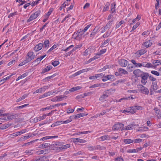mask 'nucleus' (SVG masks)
<instances>
[{
    "label": "nucleus",
    "instance_id": "393cba45",
    "mask_svg": "<svg viewBox=\"0 0 161 161\" xmlns=\"http://www.w3.org/2000/svg\"><path fill=\"white\" fill-rule=\"evenodd\" d=\"M46 117L45 114H44L42 116H39L38 117L35 118L34 121L35 122V121H36V122H37V121H40L44 119Z\"/></svg>",
    "mask_w": 161,
    "mask_h": 161
},
{
    "label": "nucleus",
    "instance_id": "dca6fc26",
    "mask_svg": "<svg viewBox=\"0 0 161 161\" xmlns=\"http://www.w3.org/2000/svg\"><path fill=\"white\" fill-rule=\"evenodd\" d=\"M142 107L139 106H134L130 107L132 111H130V113L134 114L136 112V110L142 109Z\"/></svg>",
    "mask_w": 161,
    "mask_h": 161
},
{
    "label": "nucleus",
    "instance_id": "9d476101",
    "mask_svg": "<svg viewBox=\"0 0 161 161\" xmlns=\"http://www.w3.org/2000/svg\"><path fill=\"white\" fill-rule=\"evenodd\" d=\"M142 66L148 68H154V67L152 64L150 63H148L146 62H143L142 63Z\"/></svg>",
    "mask_w": 161,
    "mask_h": 161
},
{
    "label": "nucleus",
    "instance_id": "c03bdc74",
    "mask_svg": "<svg viewBox=\"0 0 161 161\" xmlns=\"http://www.w3.org/2000/svg\"><path fill=\"white\" fill-rule=\"evenodd\" d=\"M72 118H69V119H68L65 121H61V124H66L69 123L71 122L72 120Z\"/></svg>",
    "mask_w": 161,
    "mask_h": 161
},
{
    "label": "nucleus",
    "instance_id": "a878e982",
    "mask_svg": "<svg viewBox=\"0 0 161 161\" xmlns=\"http://www.w3.org/2000/svg\"><path fill=\"white\" fill-rule=\"evenodd\" d=\"M113 21V20H109L106 24L105 26H104L105 28H106L107 29L110 28L112 25Z\"/></svg>",
    "mask_w": 161,
    "mask_h": 161
},
{
    "label": "nucleus",
    "instance_id": "0e129e2a",
    "mask_svg": "<svg viewBox=\"0 0 161 161\" xmlns=\"http://www.w3.org/2000/svg\"><path fill=\"white\" fill-rule=\"evenodd\" d=\"M90 131H80V132H79L78 133H76V135H79L80 134H87L90 133Z\"/></svg>",
    "mask_w": 161,
    "mask_h": 161
},
{
    "label": "nucleus",
    "instance_id": "69168bd1",
    "mask_svg": "<svg viewBox=\"0 0 161 161\" xmlns=\"http://www.w3.org/2000/svg\"><path fill=\"white\" fill-rule=\"evenodd\" d=\"M127 152L128 153H137V151L136 149H129L127 151Z\"/></svg>",
    "mask_w": 161,
    "mask_h": 161
},
{
    "label": "nucleus",
    "instance_id": "3c124183",
    "mask_svg": "<svg viewBox=\"0 0 161 161\" xmlns=\"http://www.w3.org/2000/svg\"><path fill=\"white\" fill-rule=\"evenodd\" d=\"M61 124V121H58L54 123L51 125V127H54L56 126H57L60 124Z\"/></svg>",
    "mask_w": 161,
    "mask_h": 161
},
{
    "label": "nucleus",
    "instance_id": "bf43d9fd",
    "mask_svg": "<svg viewBox=\"0 0 161 161\" xmlns=\"http://www.w3.org/2000/svg\"><path fill=\"white\" fill-rule=\"evenodd\" d=\"M13 75V74H12L10 75L9 76H7L5 78L2 79L0 81V82L4 81V82L7 80L9 79Z\"/></svg>",
    "mask_w": 161,
    "mask_h": 161
},
{
    "label": "nucleus",
    "instance_id": "b1692460",
    "mask_svg": "<svg viewBox=\"0 0 161 161\" xmlns=\"http://www.w3.org/2000/svg\"><path fill=\"white\" fill-rule=\"evenodd\" d=\"M153 64L154 67L159 65L161 64V60H154L153 62Z\"/></svg>",
    "mask_w": 161,
    "mask_h": 161
},
{
    "label": "nucleus",
    "instance_id": "2eb2a0df",
    "mask_svg": "<svg viewBox=\"0 0 161 161\" xmlns=\"http://www.w3.org/2000/svg\"><path fill=\"white\" fill-rule=\"evenodd\" d=\"M72 140L74 143L79 142L80 143H84L86 142V140L78 138H72Z\"/></svg>",
    "mask_w": 161,
    "mask_h": 161
},
{
    "label": "nucleus",
    "instance_id": "20e7f679",
    "mask_svg": "<svg viewBox=\"0 0 161 161\" xmlns=\"http://www.w3.org/2000/svg\"><path fill=\"white\" fill-rule=\"evenodd\" d=\"M83 33L81 29H80L77 31V32L74 33L73 36L75 35V37L74 39L77 40H80L83 34Z\"/></svg>",
    "mask_w": 161,
    "mask_h": 161
},
{
    "label": "nucleus",
    "instance_id": "6ab92c4d",
    "mask_svg": "<svg viewBox=\"0 0 161 161\" xmlns=\"http://www.w3.org/2000/svg\"><path fill=\"white\" fill-rule=\"evenodd\" d=\"M157 85L156 83H152V85L151 86V88L150 90V95H152L153 94V91L156 90L157 89Z\"/></svg>",
    "mask_w": 161,
    "mask_h": 161
},
{
    "label": "nucleus",
    "instance_id": "e433bc0d",
    "mask_svg": "<svg viewBox=\"0 0 161 161\" xmlns=\"http://www.w3.org/2000/svg\"><path fill=\"white\" fill-rule=\"evenodd\" d=\"M81 88V87L80 86H77L76 87H74L71 88L69 91L71 92H74L75 91H77L80 89Z\"/></svg>",
    "mask_w": 161,
    "mask_h": 161
},
{
    "label": "nucleus",
    "instance_id": "0eeeda50",
    "mask_svg": "<svg viewBox=\"0 0 161 161\" xmlns=\"http://www.w3.org/2000/svg\"><path fill=\"white\" fill-rule=\"evenodd\" d=\"M136 126V125L134 123H133L131 124L128 125L126 126H125L124 127V128H123L121 129V131L123 130H133L135 128Z\"/></svg>",
    "mask_w": 161,
    "mask_h": 161
},
{
    "label": "nucleus",
    "instance_id": "1a4fd4ad",
    "mask_svg": "<svg viewBox=\"0 0 161 161\" xmlns=\"http://www.w3.org/2000/svg\"><path fill=\"white\" fill-rule=\"evenodd\" d=\"M28 57L26 58V59L28 60V61L30 62L32 59H34L35 58V55H34V53L32 51L29 52L27 55Z\"/></svg>",
    "mask_w": 161,
    "mask_h": 161
},
{
    "label": "nucleus",
    "instance_id": "6e6552de",
    "mask_svg": "<svg viewBox=\"0 0 161 161\" xmlns=\"http://www.w3.org/2000/svg\"><path fill=\"white\" fill-rule=\"evenodd\" d=\"M50 86H44L39 89L36 90L33 93L35 94L39 93H42L44 92L46 89L49 88Z\"/></svg>",
    "mask_w": 161,
    "mask_h": 161
},
{
    "label": "nucleus",
    "instance_id": "09e8293b",
    "mask_svg": "<svg viewBox=\"0 0 161 161\" xmlns=\"http://www.w3.org/2000/svg\"><path fill=\"white\" fill-rule=\"evenodd\" d=\"M91 25V24H89L87 26L85 27L83 30H82V31L83 34H84V33L88 30V29L90 28Z\"/></svg>",
    "mask_w": 161,
    "mask_h": 161
},
{
    "label": "nucleus",
    "instance_id": "4c0bfd02",
    "mask_svg": "<svg viewBox=\"0 0 161 161\" xmlns=\"http://www.w3.org/2000/svg\"><path fill=\"white\" fill-rule=\"evenodd\" d=\"M99 139L101 141H103L109 139V136L108 135H104L100 137Z\"/></svg>",
    "mask_w": 161,
    "mask_h": 161
},
{
    "label": "nucleus",
    "instance_id": "5701e85b",
    "mask_svg": "<svg viewBox=\"0 0 161 161\" xmlns=\"http://www.w3.org/2000/svg\"><path fill=\"white\" fill-rule=\"evenodd\" d=\"M117 71L119 72L120 74L128 75V73L125 69L122 68H119L117 69Z\"/></svg>",
    "mask_w": 161,
    "mask_h": 161
},
{
    "label": "nucleus",
    "instance_id": "4be33fe9",
    "mask_svg": "<svg viewBox=\"0 0 161 161\" xmlns=\"http://www.w3.org/2000/svg\"><path fill=\"white\" fill-rule=\"evenodd\" d=\"M53 68L51 65L47 66L45 68L43 69L42 71V73L43 74L49 71Z\"/></svg>",
    "mask_w": 161,
    "mask_h": 161
},
{
    "label": "nucleus",
    "instance_id": "f03ea898",
    "mask_svg": "<svg viewBox=\"0 0 161 161\" xmlns=\"http://www.w3.org/2000/svg\"><path fill=\"white\" fill-rule=\"evenodd\" d=\"M41 11L39 10L32 14L30 16L29 18L27 20V22H29L36 19L40 14Z\"/></svg>",
    "mask_w": 161,
    "mask_h": 161
},
{
    "label": "nucleus",
    "instance_id": "6e6d98bb",
    "mask_svg": "<svg viewBox=\"0 0 161 161\" xmlns=\"http://www.w3.org/2000/svg\"><path fill=\"white\" fill-rule=\"evenodd\" d=\"M151 73L152 74L154 75H155L157 76H158L159 75H160V73H159V72H158V71H155V70H152L151 71Z\"/></svg>",
    "mask_w": 161,
    "mask_h": 161
},
{
    "label": "nucleus",
    "instance_id": "603ef678",
    "mask_svg": "<svg viewBox=\"0 0 161 161\" xmlns=\"http://www.w3.org/2000/svg\"><path fill=\"white\" fill-rule=\"evenodd\" d=\"M109 68V65L105 66L103 68L98 70V71L99 72H102L105 70L106 69H108Z\"/></svg>",
    "mask_w": 161,
    "mask_h": 161
},
{
    "label": "nucleus",
    "instance_id": "13d9d810",
    "mask_svg": "<svg viewBox=\"0 0 161 161\" xmlns=\"http://www.w3.org/2000/svg\"><path fill=\"white\" fill-rule=\"evenodd\" d=\"M19 132H16L15 133H14L13 134H11L10 135V136L12 138V137H15L16 136H19Z\"/></svg>",
    "mask_w": 161,
    "mask_h": 161
},
{
    "label": "nucleus",
    "instance_id": "bb28decb",
    "mask_svg": "<svg viewBox=\"0 0 161 161\" xmlns=\"http://www.w3.org/2000/svg\"><path fill=\"white\" fill-rule=\"evenodd\" d=\"M98 31L99 28L97 29L96 28H95L93 30L90 36L92 37H93L97 33Z\"/></svg>",
    "mask_w": 161,
    "mask_h": 161
},
{
    "label": "nucleus",
    "instance_id": "e2e57ef3",
    "mask_svg": "<svg viewBox=\"0 0 161 161\" xmlns=\"http://www.w3.org/2000/svg\"><path fill=\"white\" fill-rule=\"evenodd\" d=\"M31 136V135H27L25 136L20 138L19 141H21L24 139H27L30 138Z\"/></svg>",
    "mask_w": 161,
    "mask_h": 161
},
{
    "label": "nucleus",
    "instance_id": "58836bf2",
    "mask_svg": "<svg viewBox=\"0 0 161 161\" xmlns=\"http://www.w3.org/2000/svg\"><path fill=\"white\" fill-rule=\"evenodd\" d=\"M154 110L155 111V113L156 114V115H157L158 118L159 119L160 118V110L157 108H155L154 109Z\"/></svg>",
    "mask_w": 161,
    "mask_h": 161
},
{
    "label": "nucleus",
    "instance_id": "4d7b16f0",
    "mask_svg": "<svg viewBox=\"0 0 161 161\" xmlns=\"http://www.w3.org/2000/svg\"><path fill=\"white\" fill-rule=\"evenodd\" d=\"M87 148L90 151L95 150H97V148L95 147H93L90 145L88 146Z\"/></svg>",
    "mask_w": 161,
    "mask_h": 161
},
{
    "label": "nucleus",
    "instance_id": "c85d7f7f",
    "mask_svg": "<svg viewBox=\"0 0 161 161\" xmlns=\"http://www.w3.org/2000/svg\"><path fill=\"white\" fill-rule=\"evenodd\" d=\"M92 48L91 47H89L83 53V55L84 56H86L90 54L92 52Z\"/></svg>",
    "mask_w": 161,
    "mask_h": 161
},
{
    "label": "nucleus",
    "instance_id": "c756f323",
    "mask_svg": "<svg viewBox=\"0 0 161 161\" xmlns=\"http://www.w3.org/2000/svg\"><path fill=\"white\" fill-rule=\"evenodd\" d=\"M116 5V3L115 2H114L111 4V11L112 13H113L115 12V8Z\"/></svg>",
    "mask_w": 161,
    "mask_h": 161
},
{
    "label": "nucleus",
    "instance_id": "412c9836",
    "mask_svg": "<svg viewBox=\"0 0 161 161\" xmlns=\"http://www.w3.org/2000/svg\"><path fill=\"white\" fill-rule=\"evenodd\" d=\"M58 136H46L42 138L41 139H40V141L42 140V141H45L46 140L52 139V138H55L58 137Z\"/></svg>",
    "mask_w": 161,
    "mask_h": 161
},
{
    "label": "nucleus",
    "instance_id": "37998d69",
    "mask_svg": "<svg viewBox=\"0 0 161 161\" xmlns=\"http://www.w3.org/2000/svg\"><path fill=\"white\" fill-rule=\"evenodd\" d=\"M85 153L82 151H79L76 153H74L73 155L74 156H77L80 155L85 154Z\"/></svg>",
    "mask_w": 161,
    "mask_h": 161
},
{
    "label": "nucleus",
    "instance_id": "5fc2aeb1",
    "mask_svg": "<svg viewBox=\"0 0 161 161\" xmlns=\"http://www.w3.org/2000/svg\"><path fill=\"white\" fill-rule=\"evenodd\" d=\"M106 76L107 78V79L109 80H114V76L112 75H108Z\"/></svg>",
    "mask_w": 161,
    "mask_h": 161
},
{
    "label": "nucleus",
    "instance_id": "a211bd4d",
    "mask_svg": "<svg viewBox=\"0 0 161 161\" xmlns=\"http://www.w3.org/2000/svg\"><path fill=\"white\" fill-rule=\"evenodd\" d=\"M152 44V40H148L144 42L142 44L143 46L148 48L151 46Z\"/></svg>",
    "mask_w": 161,
    "mask_h": 161
},
{
    "label": "nucleus",
    "instance_id": "9b49d317",
    "mask_svg": "<svg viewBox=\"0 0 161 161\" xmlns=\"http://www.w3.org/2000/svg\"><path fill=\"white\" fill-rule=\"evenodd\" d=\"M70 147V144H67L66 145H60V147H57V150H65Z\"/></svg>",
    "mask_w": 161,
    "mask_h": 161
},
{
    "label": "nucleus",
    "instance_id": "ea45409f",
    "mask_svg": "<svg viewBox=\"0 0 161 161\" xmlns=\"http://www.w3.org/2000/svg\"><path fill=\"white\" fill-rule=\"evenodd\" d=\"M27 97V95L26 94H25L24 95H23L22 97H19L18 99H17L16 100V102H19L21 101V100L24 99L26 97Z\"/></svg>",
    "mask_w": 161,
    "mask_h": 161
},
{
    "label": "nucleus",
    "instance_id": "aec40b11",
    "mask_svg": "<svg viewBox=\"0 0 161 161\" xmlns=\"http://www.w3.org/2000/svg\"><path fill=\"white\" fill-rule=\"evenodd\" d=\"M43 47V44L39 43L36 45L34 47V50L36 52H37L41 50Z\"/></svg>",
    "mask_w": 161,
    "mask_h": 161
},
{
    "label": "nucleus",
    "instance_id": "f257e3e1",
    "mask_svg": "<svg viewBox=\"0 0 161 161\" xmlns=\"http://www.w3.org/2000/svg\"><path fill=\"white\" fill-rule=\"evenodd\" d=\"M2 116L3 117L0 118V121L3 120V122L14 119L17 117L16 115V116L15 115H11L9 113L3 114Z\"/></svg>",
    "mask_w": 161,
    "mask_h": 161
},
{
    "label": "nucleus",
    "instance_id": "f3484780",
    "mask_svg": "<svg viewBox=\"0 0 161 161\" xmlns=\"http://www.w3.org/2000/svg\"><path fill=\"white\" fill-rule=\"evenodd\" d=\"M143 72L139 69H136L134 70L133 71L134 74L137 77H139L142 74Z\"/></svg>",
    "mask_w": 161,
    "mask_h": 161
},
{
    "label": "nucleus",
    "instance_id": "79ce46f5",
    "mask_svg": "<svg viewBox=\"0 0 161 161\" xmlns=\"http://www.w3.org/2000/svg\"><path fill=\"white\" fill-rule=\"evenodd\" d=\"M124 21L123 20L119 22H117L115 25V28L117 29L122 24L124 23Z\"/></svg>",
    "mask_w": 161,
    "mask_h": 161
},
{
    "label": "nucleus",
    "instance_id": "338daca9",
    "mask_svg": "<svg viewBox=\"0 0 161 161\" xmlns=\"http://www.w3.org/2000/svg\"><path fill=\"white\" fill-rule=\"evenodd\" d=\"M106 51V49H103L102 50H100V52L99 54H98V56H100L101 55L104 53H105Z\"/></svg>",
    "mask_w": 161,
    "mask_h": 161
},
{
    "label": "nucleus",
    "instance_id": "cd10ccee",
    "mask_svg": "<svg viewBox=\"0 0 161 161\" xmlns=\"http://www.w3.org/2000/svg\"><path fill=\"white\" fill-rule=\"evenodd\" d=\"M131 62L135 65L136 67H141L142 66V63H137L134 59H132Z\"/></svg>",
    "mask_w": 161,
    "mask_h": 161
},
{
    "label": "nucleus",
    "instance_id": "7c9ffc66",
    "mask_svg": "<svg viewBox=\"0 0 161 161\" xmlns=\"http://www.w3.org/2000/svg\"><path fill=\"white\" fill-rule=\"evenodd\" d=\"M147 51L145 49L143 48L137 52L136 53L137 54H139V56H140L146 53Z\"/></svg>",
    "mask_w": 161,
    "mask_h": 161
},
{
    "label": "nucleus",
    "instance_id": "ddd939ff",
    "mask_svg": "<svg viewBox=\"0 0 161 161\" xmlns=\"http://www.w3.org/2000/svg\"><path fill=\"white\" fill-rule=\"evenodd\" d=\"M140 89L141 92L143 94L147 95L149 93V91L148 89L142 85L140 86Z\"/></svg>",
    "mask_w": 161,
    "mask_h": 161
},
{
    "label": "nucleus",
    "instance_id": "2f4dec72",
    "mask_svg": "<svg viewBox=\"0 0 161 161\" xmlns=\"http://www.w3.org/2000/svg\"><path fill=\"white\" fill-rule=\"evenodd\" d=\"M58 93V92H56V91H49L47 92H46L45 94L46 96L47 97L48 96L52 95H53V94L55 93L56 94H57Z\"/></svg>",
    "mask_w": 161,
    "mask_h": 161
},
{
    "label": "nucleus",
    "instance_id": "052dcab7",
    "mask_svg": "<svg viewBox=\"0 0 161 161\" xmlns=\"http://www.w3.org/2000/svg\"><path fill=\"white\" fill-rule=\"evenodd\" d=\"M39 159L40 161H49L47 159L45 156H41V157L39 158Z\"/></svg>",
    "mask_w": 161,
    "mask_h": 161
},
{
    "label": "nucleus",
    "instance_id": "680f3d73",
    "mask_svg": "<svg viewBox=\"0 0 161 161\" xmlns=\"http://www.w3.org/2000/svg\"><path fill=\"white\" fill-rule=\"evenodd\" d=\"M74 46L73 45H71L67 47L66 48L64 49H62V50L64 51L65 52H67L69 50H70L72 48L74 47Z\"/></svg>",
    "mask_w": 161,
    "mask_h": 161
},
{
    "label": "nucleus",
    "instance_id": "7ed1b4c3",
    "mask_svg": "<svg viewBox=\"0 0 161 161\" xmlns=\"http://www.w3.org/2000/svg\"><path fill=\"white\" fill-rule=\"evenodd\" d=\"M140 77L142 78L141 82L145 85L147 82V80L149 77L148 74L143 72Z\"/></svg>",
    "mask_w": 161,
    "mask_h": 161
},
{
    "label": "nucleus",
    "instance_id": "49530a36",
    "mask_svg": "<svg viewBox=\"0 0 161 161\" xmlns=\"http://www.w3.org/2000/svg\"><path fill=\"white\" fill-rule=\"evenodd\" d=\"M110 41V40L109 39H108L104 41L103 42L102 45H101L102 47H103L104 46H106L107 45V44Z\"/></svg>",
    "mask_w": 161,
    "mask_h": 161
},
{
    "label": "nucleus",
    "instance_id": "a18cd8bd",
    "mask_svg": "<svg viewBox=\"0 0 161 161\" xmlns=\"http://www.w3.org/2000/svg\"><path fill=\"white\" fill-rule=\"evenodd\" d=\"M105 74L104 73H103L100 74H98L96 75L97 78H101L104 77Z\"/></svg>",
    "mask_w": 161,
    "mask_h": 161
},
{
    "label": "nucleus",
    "instance_id": "39448f33",
    "mask_svg": "<svg viewBox=\"0 0 161 161\" xmlns=\"http://www.w3.org/2000/svg\"><path fill=\"white\" fill-rule=\"evenodd\" d=\"M109 91H111V89H110L105 91L102 95L99 98V100L101 101L108 97V95L111 94Z\"/></svg>",
    "mask_w": 161,
    "mask_h": 161
},
{
    "label": "nucleus",
    "instance_id": "864d4df0",
    "mask_svg": "<svg viewBox=\"0 0 161 161\" xmlns=\"http://www.w3.org/2000/svg\"><path fill=\"white\" fill-rule=\"evenodd\" d=\"M140 23L139 22H137L135 25H134L132 28V30L130 31V32H132V31L135 30L139 25Z\"/></svg>",
    "mask_w": 161,
    "mask_h": 161
},
{
    "label": "nucleus",
    "instance_id": "423d86ee",
    "mask_svg": "<svg viewBox=\"0 0 161 161\" xmlns=\"http://www.w3.org/2000/svg\"><path fill=\"white\" fill-rule=\"evenodd\" d=\"M124 125L122 123H118L114 125L112 127V130H118L124 128Z\"/></svg>",
    "mask_w": 161,
    "mask_h": 161
},
{
    "label": "nucleus",
    "instance_id": "72a5a7b5",
    "mask_svg": "<svg viewBox=\"0 0 161 161\" xmlns=\"http://www.w3.org/2000/svg\"><path fill=\"white\" fill-rule=\"evenodd\" d=\"M49 146L50 144L48 143H43L39 145V147L42 149H43L48 147Z\"/></svg>",
    "mask_w": 161,
    "mask_h": 161
},
{
    "label": "nucleus",
    "instance_id": "a19ab883",
    "mask_svg": "<svg viewBox=\"0 0 161 161\" xmlns=\"http://www.w3.org/2000/svg\"><path fill=\"white\" fill-rule=\"evenodd\" d=\"M109 5L110 3L108 2H107V3L106 4V5H105L104 8L103 9V12H105L108 10Z\"/></svg>",
    "mask_w": 161,
    "mask_h": 161
},
{
    "label": "nucleus",
    "instance_id": "774afa93",
    "mask_svg": "<svg viewBox=\"0 0 161 161\" xmlns=\"http://www.w3.org/2000/svg\"><path fill=\"white\" fill-rule=\"evenodd\" d=\"M59 62L58 61H53L52 62V64L54 66H56L58 65L59 64Z\"/></svg>",
    "mask_w": 161,
    "mask_h": 161
},
{
    "label": "nucleus",
    "instance_id": "c9c22d12",
    "mask_svg": "<svg viewBox=\"0 0 161 161\" xmlns=\"http://www.w3.org/2000/svg\"><path fill=\"white\" fill-rule=\"evenodd\" d=\"M133 142V140H131V139H125L124 140V142L125 143V144H126L132 143Z\"/></svg>",
    "mask_w": 161,
    "mask_h": 161
},
{
    "label": "nucleus",
    "instance_id": "473e14b6",
    "mask_svg": "<svg viewBox=\"0 0 161 161\" xmlns=\"http://www.w3.org/2000/svg\"><path fill=\"white\" fill-rule=\"evenodd\" d=\"M57 97L58 99L57 101H60L63 100L64 99H66L67 97L66 96H64L62 95H60L57 96Z\"/></svg>",
    "mask_w": 161,
    "mask_h": 161
},
{
    "label": "nucleus",
    "instance_id": "4468645a",
    "mask_svg": "<svg viewBox=\"0 0 161 161\" xmlns=\"http://www.w3.org/2000/svg\"><path fill=\"white\" fill-rule=\"evenodd\" d=\"M87 115V114H85L84 113H80L74 115L70 117V118H72V119L79 118L81 117L86 116Z\"/></svg>",
    "mask_w": 161,
    "mask_h": 161
},
{
    "label": "nucleus",
    "instance_id": "de8ad7c7",
    "mask_svg": "<svg viewBox=\"0 0 161 161\" xmlns=\"http://www.w3.org/2000/svg\"><path fill=\"white\" fill-rule=\"evenodd\" d=\"M115 135V136L111 135L109 139L110 138L111 139H113L115 140L119 137V134H118L116 133Z\"/></svg>",
    "mask_w": 161,
    "mask_h": 161
},
{
    "label": "nucleus",
    "instance_id": "8fccbe9b",
    "mask_svg": "<svg viewBox=\"0 0 161 161\" xmlns=\"http://www.w3.org/2000/svg\"><path fill=\"white\" fill-rule=\"evenodd\" d=\"M134 67L131 64H128L127 67V69L129 71H132Z\"/></svg>",
    "mask_w": 161,
    "mask_h": 161
},
{
    "label": "nucleus",
    "instance_id": "f704fd0d",
    "mask_svg": "<svg viewBox=\"0 0 161 161\" xmlns=\"http://www.w3.org/2000/svg\"><path fill=\"white\" fill-rule=\"evenodd\" d=\"M49 46V42L48 40H45L44 43H43V47L47 48V49L48 48Z\"/></svg>",
    "mask_w": 161,
    "mask_h": 161
},
{
    "label": "nucleus",
    "instance_id": "f8f14e48",
    "mask_svg": "<svg viewBox=\"0 0 161 161\" xmlns=\"http://www.w3.org/2000/svg\"><path fill=\"white\" fill-rule=\"evenodd\" d=\"M128 61L124 59H121L119 61V64L122 67H125L128 64Z\"/></svg>",
    "mask_w": 161,
    "mask_h": 161
}]
</instances>
